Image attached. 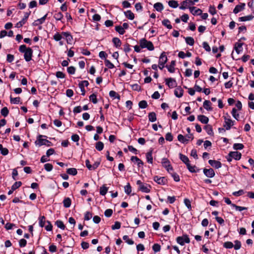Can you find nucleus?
<instances>
[{
    "instance_id": "57",
    "label": "nucleus",
    "mask_w": 254,
    "mask_h": 254,
    "mask_svg": "<svg viewBox=\"0 0 254 254\" xmlns=\"http://www.w3.org/2000/svg\"><path fill=\"white\" fill-rule=\"evenodd\" d=\"M232 206L235 208L237 211H242L244 210H247V208L243 206H237L236 204H232Z\"/></svg>"
},
{
    "instance_id": "61",
    "label": "nucleus",
    "mask_w": 254,
    "mask_h": 254,
    "mask_svg": "<svg viewBox=\"0 0 254 254\" xmlns=\"http://www.w3.org/2000/svg\"><path fill=\"white\" fill-rule=\"evenodd\" d=\"M45 169L48 171H51L53 168V165L50 163H46L44 165Z\"/></svg>"
},
{
    "instance_id": "14",
    "label": "nucleus",
    "mask_w": 254,
    "mask_h": 254,
    "mask_svg": "<svg viewBox=\"0 0 254 254\" xmlns=\"http://www.w3.org/2000/svg\"><path fill=\"white\" fill-rule=\"evenodd\" d=\"M130 160L132 162L137 165L138 168H140L143 165V162L136 156H132Z\"/></svg>"
},
{
    "instance_id": "64",
    "label": "nucleus",
    "mask_w": 254,
    "mask_h": 254,
    "mask_svg": "<svg viewBox=\"0 0 254 254\" xmlns=\"http://www.w3.org/2000/svg\"><path fill=\"white\" fill-rule=\"evenodd\" d=\"M67 71L69 74H73L75 73V68L74 66H71L67 68Z\"/></svg>"
},
{
    "instance_id": "7",
    "label": "nucleus",
    "mask_w": 254,
    "mask_h": 254,
    "mask_svg": "<svg viewBox=\"0 0 254 254\" xmlns=\"http://www.w3.org/2000/svg\"><path fill=\"white\" fill-rule=\"evenodd\" d=\"M195 4L194 1L192 0H185L181 3V5L179 7V8L181 10H185L187 8H191Z\"/></svg>"
},
{
    "instance_id": "9",
    "label": "nucleus",
    "mask_w": 254,
    "mask_h": 254,
    "mask_svg": "<svg viewBox=\"0 0 254 254\" xmlns=\"http://www.w3.org/2000/svg\"><path fill=\"white\" fill-rule=\"evenodd\" d=\"M192 139V134H188L186 136H183L182 134H179L178 135V140L182 143H188L190 139Z\"/></svg>"
},
{
    "instance_id": "1",
    "label": "nucleus",
    "mask_w": 254,
    "mask_h": 254,
    "mask_svg": "<svg viewBox=\"0 0 254 254\" xmlns=\"http://www.w3.org/2000/svg\"><path fill=\"white\" fill-rule=\"evenodd\" d=\"M19 51L24 54V58L26 62H29L32 60L33 51L30 48H27L26 45H22L20 46Z\"/></svg>"
},
{
    "instance_id": "60",
    "label": "nucleus",
    "mask_w": 254,
    "mask_h": 254,
    "mask_svg": "<svg viewBox=\"0 0 254 254\" xmlns=\"http://www.w3.org/2000/svg\"><path fill=\"white\" fill-rule=\"evenodd\" d=\"M45 217L43 216H41L39 218V225L41 227H43L45 225Z\"/></svg>"
},
{
    "instance_id": "15",
    "label": "nucleus",
    "mask_w": 254,
    "mask_h": 254,
    "mask_svg": "<svg viewBox=\"0 0 254 254\" xmlns=\"http://www.w3.org/2000/svg\"><path fill=\"white\" fill-rule=\"evenodd\" d=\"M204 174L208 178H213L215 176V172L212 168L209 169H203Z\"/></svg>"
},
{
    "instance_id": "5",
    "label": "nucleus",
    "mask_w": 254,
    "mask_h": 254,
    "mask_svg": "<svg viewBox=\"0 0 254 254\" xmlns=\"http://www.w3.org/2000/svg\"><path fill=\"white\" fill-rule=\"evenodd\" d=\"M43 135H40L38 136L37 140L35 142L36 145L41 146L42 145H46L47 146H50L51 145L52 143L46 139H43L42 137Z\"/></svg>"
},
{
    "instance_id": "17",
    "label": "nucleus",
    "mask_w": 254,
    "mask_h": 254,
    "mask_svg": "<svg viewBox=\"0 0 254 254\" xmlns=\"http://www.w3.org/2000/svg\"><path fill=\"white\" fill-rule=\"evenodd\" d=\"M230 156L236 160H239L241 158L242 154L238 151H232L230 152Z\"/></svg>"
},
{
    "instance_id": "31",
    "label": "nucleus",
    "mask_w": 254,
    "mask_h": 254,
    "mask_svg": "<svg viewBox=\"0 0 254 254\" xmlns=\"http://www.w3.org/2000/svg\"><path fill=\"white\" fill-rule=\"evenodd\" d=\"M186 42L188 45L193 46L194 43V40L193 38L191 37H184Z\"/></svg>"
},
{
    "instance_id": "37",
    "label": "nucleus",
    "mask_w": 254,
    "mask_h": 254,
    "mask_svg": "<svg viewBox=\"0 0 254 254\" xmlns=\"http://www.w3.org/2000/svg\"><path fill=\"white\" fill-rule=\"evenodd\" d=\"M96 149L98 151H101L104 148V143L101 141H98L95 145Z\"/></svg>"
},
{
    "instance_id": "38",
    "label": "nucleus",
    "mask_w": 254,
    "mask_h": 254,
    "mask_svg": "<svg viewBox=\"0 0 254 254\" xmlns=\"http://www.w3.org/2000/svg\"><path fill=\"white\" fill-rule=\"evenodd\" d=\"M66 172L69 175L75 176L77 174V171L75 168H69L67 169Z\"/></svg>"
},
{
    "instance_id": "54",
    "label": "nucleus",
    "mask_w": 254,
    "mask_h": 254,
    "mask_svg": "<svg viewBox=\"0 0 254 254\" xmlns=\"http://www.w3.org/2000/svg\"><path fill=\"white\" fill-rule=\"evenodd\" d=\"M170 174L171 175L172 177H173L174 180L175 182H178L180 181V177L177 173H174L173 171V172H171V173H170Z\"/></svg>"
},
{
    "instance_id": "40",
    "label": "nucleus",
    "mask_w": 254,
    "mask_h": 254,
    "mask_svg": "<svg viewBox=\"0 0 254 254\" xmlns=\"http://www.w3.org/2000/svg\"><path fill=\"white\" fill-rule=\"evenodd\" d=\"M63 17V14L61 12H57L54 15V17L56 20H62Z\"/></svg>"
},
{
    "instance_id": "20",
    "label": "nucleus",
    "mask_w": 254,
    "mask_h": 254,
    "mask_svg": "<svg viewBox=\"0 0 254 254\" xmlns=\"http://www.w3.org/2000/svg\"><path fill=\"white\" fill-rule=\"evenodd\" d=\"M184 90L181 87L176 88L174 91L175 96L178 98L181 97L183 95Z\"/></svg>"
},
{
    "instance_id": "36",
    "label": "nucleus",
    "mask_w": 254,
    "mask_h": 254,
    "mask_svg": "<svg viewBox=\"0 0 254 254\" xmlns=\"http://www.w3.org/2000/svg\"><path fill=\"white\" fill-rule=\"evenodd\" d=\"M10 103L13 104H18L20 103V98L19 97L13 98L11 96L10 97Z\"/></svg>"
},
{
    "instance_id": "10",
    "label": "nucleus",
    "mask_w": 254,
    "mask_h": 254,
    "mask_svg": "<svg viewBox=\"0 0 254 254\" xmlns=\"http://www.w3.org/2000/svg\"><path fill=\"white\" fill-rule=\"evenodd\" d=\"M167 61V57L164 52L162 53L159 58V64L162 65V67H160V69H162L164 65Z\"/></svg>"
},
{
    "instance_id": "47",
    "label": "nucleus",
    "mask_w": 254,
    "mask_h": 254,
    "mask_svg": "<svg viewBox=\"0 0 254 254\" xmlns=\"http://www.w3.org/2000/svg\"><path fill=\"white\" fill-rule=\"evenodd\" d=\"M125 191L127 194H129L131 192V187L129 184H127L126 186L124 187Z\"/></svg>"
},
{
    "instance_id": "48",
    "label": "nucleus",
    "mask_w": 254,
    "mask_h": 254,
    "mask_svg": "<svg viewBox=\"0 0 254 254\" xmlns=\"http://www.w3.org/2000/svg\"><path fill=\"white\" fill-rule=\"evenodd\" d=\"M115 30L121 35H123L125 33V30L121 26H116Z\"/></svg>"
},
{
    "instance_id": "28",
    "label": "nucleus",
    "mask_w": 254,
    "mask_h": 254,
    "mask_svg": "<svg viewBox=\"0 0 254 254\" xmlns=\"http://www.w3.org/2000/svg\"><path fill=\"white\" fill-rule=\"evenodd\" d=\"M71 200L70 198L69 197H66V198H64L63 201L64 206L65 208L69 207L71 205Z\"/></svg>"
},
{
    "instance_id": "12",
    "label": "nucleus",
    "mask_w": 254,
    "mask_h": 254,
    "mask_svg": "<svg viewBox=\"0 0 254 254\" xmlns=\"http://www.w3.org/2000/svg\"><path fill=\"white\" fill-rule=\"evenodd\" d=\"M154 181L158 184L164 185L166 184L167 180L165 177H161L156 176L154 177Z\"/></svg>"
},
{
    "instance_id": "39",
    "label": "nucleus",
    "mask_w": 254,
    "mask_h": 254,
    "mask_svg": "<svg viewBox=\"0 0 254 254\" xmlns=\"http://www.w3.org/2000/svg\"><path fill=\"white\" fill-rule=\"evenodd\" d=\"M162 24L164 26H166L167 28L171 29L172 28V26L170 24V22L168 19H164L162 21Z\"/></svg>"
},
{
    "instance_id": "24",
    "label": "nucleus",
    "mask_w": 254,
    "mask_h": 254,
    "mask_svg": "<svg viewBox=\"0 0 254 254\" xmlns=\"http://www.w3.org/2000/svg\"><path fill=\"white\" fill-rule=\"evenodd\" d=\"M198 120L202 124H206L209 121L208 118L204 115H199L197 117Z\"/></svg>"
},
{
    "instance_id": "19",
    "label": "nucleus",
    "mask_w": 254,
    "mask_h": 254,
    "mask_svg": "<svg viewBox=\"0 0 254 254\" xmlns=\"http://www.w3.org/2000/svg\"><path fill=\"white\" fill-rule=\"evenodd\" d=\"M245 3H241L240 5H237L233 10V12L235 14L239 13L245 8Z\"/></svg>"
},
{
    "instance_id": "16",
    "label": "nucleus",
    "mask_w": 254,
    "mask_h": 254,
    "mask_svg": "<svg viewBox=\"0 0 254 254\" xmlns=\"http://www.w3.org/2000/svg\"><path fill=\"white\" fill-rule=\"evenodd\" d=\"M208 163L212 167L216 169H219L222 166L221 162L217 160H209Z\"/></svg>"
},
{
    "instance_id": "32",
    "label": "nucleus",
    "mask_w": 254,
    "mask_h": 254,
    "mask_svg": "<svg viewBox=\"0 0 254 254\" xmlns=\"http://www.w3.org/2000/svg\"><path fill=\"white\" fill-rule=\"evenodd\" d=\"M125 15L127 18L130 20H132L134 18V14L130 10H127L125 12Z\"/></svg>"
},
{
    "instance_id": "29",
    "label": "nucleus",
    "mask_w": 254,
    "mask_h": 254,
    "mask_svg": "<svg viewBox=\"0 0 254 254\" xmlns=\"http://www.w3.org/2000/svg\"><path fill=\"white\" fill-rule=\"evenodd\" d=\"M156 119V115L154 112H151L148 114V120L150 122H154Z\"/></svg>"
},
{
    "instance_id": "6",
    "label": "nucleus",
    "mask_w": 254,
    "mask_h": 254,
    "mask_svg": "<svg viewBox=\"0 0 254 254\" xmlns=\"http://www.w3.org/2000/svg\"><path fill=\"white\" fill-rule=\"evenodd\" d=\"M161 163L163 167L166 169L169 173H171V172L173 171V168L171 165L170 161L167 158H162Z\"/></svg>"
},
{
    "instance_id": "27",
    "label": "nucleus",
    "mask_w": 254,
    "mask_h": 254,
    "mask_svg": "<svg viewBox=\"0 0 254 254\" xmlns=\"http://www.w3.org/2000/svg\"><path fill=\"white\" fill-rule=\"evenodd\" d=\"M175 62L172 61L171 63V64L169 65H167L166 67L167 68L168 71L171 73H173L175 72Z\"/></svg>"
},
{
    "instance_id": "59",
    "label": "nucleus",
    "mask_w": 254,
    "mask_h": 254,
    "mask_svg": "<svg viewBox=\"0 0 254 254\" xmlns=\"http://www.w3.org/2000/svg\"><path fill=\"white\" fill-rule=\"evenodd\" d=\"M223 247L226 249H231L233 248L234 245L231 242H226L224 243Z\"/></svg>"
},
{
    "instance_id": "13",
    "label": "nucleus",
    "mask_w": 254,
    "mask_h": 254,
    "mask_svg": "<svg viewBox=\"0 0 254 254\" xmlns=\"http://www.w3.org/2000/svg\"><path fill=\"white\" fill-rule=\"evenodd\" d=\"M30 13L26 12L25 13V15L24 17L22 18L21 20L17 22L15 25V27L17 28H20L22 27L26 22L27 19H28Z\"/></svg>"
},
{
    "instance_id": "53",
    "label": "nucleus",
    "mask_w": 254,
    "mask_h": 254,
    "mask_svg": "<svg viewBox=\"0 0 254 254\" xmlns=\"http://www.w3.org/2000/svg\"><path fill=\"white\" fill-rule=\"evenodd\" d=\"M152 249L155 253L159 252L161 250V246L158 244H155L152 246Z\"/></svg>"
},
{
    "instance_id": "41",
    "label": "nucleus",
    "mask_w": 254,
    "mask_h": 254,
    "mask_svg": "<svg viewBox=\"0 0 254 254\" xmlns=\"http://www.w3.org/2000/svg\"><path fill=\"white\" fill-rule=\"evenodd\" d=\"M123 239L124 241H126V243L129 245H133L134 244L133 241L129 239L128 236L127 235L124 236Z\"/></svg>"
},
{
    "instance_id": "44",
    "label": "nucleus",
    "mask_w": 254,
    "mask_h": 254,
    "mask_svg": "<svg viewBox=\"0 0 254 254\" xmlns=\"http://www.w3.org/2000/svg\"><path fill=\"white\" fill-rule=\"evenodd\" d=\"M108 191V188L105 187V186H103L101 187H100V193L102 195H105Z\"/></svg>"
},
{
    "instance_id": "30",
    "label": "nucleus",
    "mask_w": 254,
    "mask_h": 254,
    "mask_svg": "<svg viewBox=\"0 0 254 254\" xmlns=\"http://www.w3.org/2000/svg\"><path fill=\"white\" fill-rule=\"evenodd\" d=\"M154 8L158 11H161L163 9V5L160 2H157L154 4Z\"/></svg>"
},
{
    "instance_id": "42",
    "label": "nucleus",
    "mask_w": 254,
    "mask_h": 254,
    "mask_svg": "<svg viewBox=\"0 0 254 254\" xmlns=\"http://www.w3.org/2000/svg\"><path fill=\"white\" fill-rule=\"evenodd\" d=\"M0 151L3 155H6L8 153V150L6 148H3L1 144H0Z\"/></svg>"
},
{
    "instance_id": "63",
    "label": "nucleus",
    "mask_w": 254,
    "mask_h": 254,
    "mask_svg": "<svg viewBox=\"0 0 254 254\" xmlns=\"http://www.w3.org/2000/svg\"><path fill=\"white\" fill-rule=\"evenodd\" d=\"M187 167V168L188 169V170H189V171H190L191 173H195V172H197V171L195 169L196 167L195 166H192L190 165V164H188Z\"/></svg>"
},
{
    "instance_id": "46",
    "label": "nucleus",
    "mask_w": 254,
    "mask_h": 254,
    "mask_svg": "<svg viewBox=\"0 0 254 254\" xmlns=\"http://www.w3.org/2000/svg\"><path fill=\"white\" fill-rule=\"evenodd\" d=\"M184 203L186 207L188 208L189 210H190L191 209V202L190 200V199L188 198H185L184 199Z\"/></svg>"
},
{
    "instance_id": "35",
    "label": "nucleus",
    "mask_w": 254,
    "mask_h": 254,
    "mask_svg": "<svg viewBox=\"0 0 254 254\" xmlns=\"http://www.w3.org/2000/svg\"><path fill=\"white\" fill-rule=\"evenodd\" d=\"M168 4L170 7L174 8H177L179 5L178 2L174 0L169 1Z\"/></svg>"
},
{
    "instance_id": "45",
    "label": "nucleus",
    "mask_w": 254,
    "mask_h": 254,
    "mask_svg": "<svg viewBox=\"0 0 254 254\" xmlns=\"http://www.w3.org/2000/svg\"><path fill=\"white\" fill-rule=\"evenodd\" d=\"M45 21L44 20V18L42 17L41 18L38 19L36 20H35L33 23V25L34 26H38L39 25L43 24Z\"/></svg>"
},
{
    "instance_id": "26",
    "label": "nucleus",
    "mask_w": 254,
    "mask_h": 254,
    "mask_svg": "<svg viewBox=\"0 0 254 254\" xmlns=\"http://www.w3.org/2000/svg\"><path fill=\"white\" fill-rule=\"evenodd\" d=\"M146 158L148 163L152 164L153 157H152V151H150L146 154Z\"/></svg>"
},
{
    "instance_id": "58",
    "label": "nucleus",
    "mask_w": 254,
    "mask_h": 254,
    "mask_svg": "<svg viewBox=\"0 0 254 254\" xmlns=\"http://www.w3.org/2000/svg\"><path fill=\"white\" fill-rule=\"evenodd\" d=\"M90 100L94 104L97 103V96L95 94H92L89 96Z\"/></svg>"
},
{
    "instance_id": "11",
    "label": "nucleus",
    "mask_w": 254,
    "mask_h": 254,
    "mask_svg": "<svg viewBox=\"0 0 254 254\" xmlns=\"http://www.w3.org/2000/svg\"><path fill=\"white\" fill-rule=\"evenodd\" d=\"M166 84L170 88H173L176 86L177 82L175 79L172 78H168L165 79Z\"/></svg>"
},
{
    "instance_id": "49",
    "label": "nucleus",
    "mask_w": 254,
    "mask_h": 254,
    "mask_svg": "<svg viewBox=\"0 0 254 254\" xmlns=\"http://www.w3.org/2000/svg\"><path fill=\"white\" fill-rule=\"evenodd\" d=\"M244 147V145L242 143H234L233 147L235 150H241Z\"/></svg>"
},
{
    "instance_id": "55",
    "label": "nucleus",
    "mask_w": 254,
    "mask_h": 254,
    "mask_svg": "<svg viewBox=\"0 0 254 254\" xmlns=\"http://www.w3.org/2000/svg\"><path fill=\"white\" fill-rule=\"evenodd\" d=\"M53 38L56 41H60L62 39V35L61 34H60L59 32H57L54 35Z\"/></svg>"
},
{
    "instance_id": "22",
    "label": "nucleus",
    "mask_w": 254,
    "mask_h": 254,
    "mask_svg": "<svg viewBox=\"0 0 254 254\" xmlns=\"http://www.w3.org/2000/svg\"><path fill=\"white\" fill-rule=\"evenodd\" d=\"M179 157L181 161L183 162L187 166L188 164H190L189 159L187 156L180 153Z\"/></svg>"
},
{
    "instance_id": "33",
    "label": "nucleus",
    "mask_w": 254,
    "mask_h": 254,
    "mask_svg": "<svg viewBox=\"0 0 254 254\" xmlns=\"http://www.w3.org/2000/svg\"><path fill=\"white\" fill-rule=\"evenodd\" d=\"M254 17L252 15H248L246 16H243L239 18V20L240 21H246L251 20Z\"/></svg>"
},
{
    "instance_id": "50",
    "label": "nucleus",
    "mask_w": 254,
    "mask_h": 254,
    "mask_svg": "<svg viewBox=\"0 0 254 254\" xmlns=\"http://www.w3.org/2000/svg\"><path fill=\"white\" fill-rule=\"evenodd\" d=\"M138 106L140 108L145 109L147 107V103L145 100H142L139 102Z\"/></svg>"
},
{
    "instance_id": "25",
    "label": "nucleus",
    "mask_w": 254,
    "mask_h": 254,
    "mask_svg": "<svg viewBox=\"0 0 254 254\" xmlns=\"http://www.w3.org/2000/svg\"><path fill=\"white\" fill-rule=\"evenodd\" d=\"M211 103L208 100L204 101L203 106L207 111H211L212 108L211 107Z\"/></svg>"
},
{
    "instance_id": "62",
    "label": "nucleus",
    "mask_w": 254,
    "mask_h": 254,
    "mask_svg": "<svg viewBox=\"0 0 254 254\" xmlns=\"http://www.w3.org/2000/svg\"><path fill=\"white\" fill-rule=\"evenodd\" d=\"M235 245H234V248L235 250H239L241 247V243L238 240H236L234 241Z\"/></svg>"
},
{
    "instance_id": "21",
    "label": "nucleus",
    "mask_w": 254,
    "mask_h": 254,
    "mask_svg": "<svg viewBox=\"0 0 254 254\" xmlns=\"http://www.w3.org/2000/svg\"><path fill=\"white\" fill-rule=\"evenodd\" d=\"M112 42L114 46L117 48H119L121 47L122 42L119 38L117 37H114L112 39Z\"/></svg>"
},
{
    "instance_id": "34",
    "label": "nucleus",
    "mask_w": 254,
    "mask_h": 254,
    "mask_svg": "<svg viewBox=\"0 0 254 254\" xmlns=\"http://www.w3.org/2000/svg\"><path fill=\"white\" fill-rule=\"evenodd\" d=\"M231 114L234 118H235L237 121L239 120V114L237 113V109L234 108L231 112Z\"/></svg>"
},
{
    "instance_id": "8",
    "label": "nucleus",
    "mask_w": 254,
    "mask_h": 254,
    "mask_svg": "<svg viewBox=\"0 0 254 254\" xmlns=\"http://www.w3.org/2000/svg\"><path fill=\"white\" fill-rule=\"evenodd\" d=\"M176 241L180 245L184 246L186 243H189L190 240L188 235H184L182 236L178 237L176 238Z\"/></svg>"
},
{
    "instance_id": "18",
    "label": "nucleus",
    "mask_w": 254,
    "mask_h": 254,
    "mask_svg": "<svg viewBox=\"0 0 254 254\" xmlns=\"http://www.w3.org/2000/svg\"><path fill=\"white\" fill-rule=\"evenodd\" d=\"M190 11L194 15H200L202 12V10L200 9L196 8L194 6H192L191 8H190Z\"/></svg>"
},
{
    "instance_id": "2",
    "label": "nucleus",
    "mask_w": 254,
    "mask_h": 254,
    "mask_svg": "<svg viewBox=\"0 0 254 254\" xmlns=\"http://www.w3.org/2000/svg\"><path fill=\"white\" fill-rule=\"evenodd\" d=\"M223 118L224 120L223 127L226 130H230L232 127L234 126L235 121L231 119V117L228 113H226L225 115L223 116Z\"/></svg>"
},
{
    "instance_id": "51",
    "label": "nucleus",
    "mask_w": 254,
    "mask_h": 254,
    "mask_svg": "<svg viewBox=\"0 0 254 254\" xmlns=\"http://www.w3.org/2000/svg\"><path fill=\"white\" fill-rule=\"evenodd\" d=\"M22 185V183L20 181L19 182H16L12 186L11 189L12 190H15L18 188H19Z\"/></svg>"
},
{
    "instance_id": "43",
    "label": "nucleus",
    "mask_w": 254,
    "mask_h": 254,
    "mask_svg": "<svg viewBox=\"0 0 254 254\" xmlns=\"http://www.w3.org/2000/svg\"><path fill=\"white\" fill-rule=\"evenodd\" d=\"M105 65L110 69L113 68L115 66L114 65L108 60L105 59Z\"/></svg>"
},
{
    "instance_id": "4",
    "label": "nucleus",
    "mask_w": 254,
    "mask_h": 254,
    "mask_svg": "<svg viewBox=\"0 0 254 254\" xmlns=\"http://www.w3.org/2000/svg\"><path fill=\"white\" fill-rule=\"evenodd\" d=\"M136 184L138 187L139 190L143 192L148 193L150 191L151 187L150 185L142 183L140 180H138L136 182Z\"/></svg>"
},
{
    "instance_id": "56",
    "label": "nucleus",
    "mask_w": 254,
    "mask_h": 254,
    "mask_svg": "<svg viewBox=\"0 0 254 254\" xmlns=\"http://www.w3.org/2000/svg\"><path fill=\"white\" fill-rule=\"evenodd\" d=\"M8 113H9V111L7 107L3 108L1 110V111H0V113H1V115L4 117H6L8 115Z\"/></svg>"
},
{
    "instance_id": "3",
    "label": "nucleus",
    "mask_w": 254,
    "mask_h": 254,
    "mask_svg": "<svg viewBox=\"0 0 254 254\" xmlns=\"http://www.w3.org/2000/svg\"><path fill=\"white\" fill-rule=\"evenodd\" d=\"M141 48H146L149 51H153L154 49L153 43L149 41L146 40L145 38L141 39L139 41Z\"/></svg>"
},
{
    "instance_id": "23",
    "label": "nucleus",
    "mask_w": 254,
    "mask_h": 254,
    "mask_svg": "<svg viewBox=\"0 0 254 254\" xmlns=\"http://www.w3.org/2000/svg\"><path fill=\"white\" fill-rule=\"evenodd\" d=\"M242 46L243 44L241 43H236L235 44L234 48L238 54H239L241 52H242Z\"/></svg>"
},
{
    "instance_id": "52",
    "label": "nucleus",
    "mask_w": 254,
    "mask_h": 254,
    "mask_svg": "<svg viewBox=\"0 0 254 254\" xmlns=\"http://www.w3.org/2000/svg\"><path fill=\"white\" fill-rule=\"evenodd\" d=\"M56 224L57 227L62 230H64L65 228V226L64 223L61 220H58L56 222Z\"/></svg>"
}]
</instances>
